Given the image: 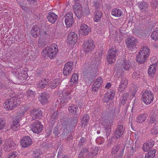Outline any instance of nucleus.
<instances>
[{"label":"nucleus","instance_id":"obj_1","mask_svg":"<svg viewBox=\"0 0 158 158\" xmlns=\"http://www.w3.org/2000/svg\"><path fill=\"white\" fill-rule=\"evenodd\" d=\"M58 51L57 45L55 44H53L43 49L41 54L44 57L47 56L50 58L53 59L56 57Z\"/></svg>","mask_w":158,"mask_h":158},{"label":"nucleus","instance_id":"obj_2","mask_svg":"<svg viewBox=\"0 0 158 158\" xmlns=\"http://www.w3.org/2000/svg\"><path fill=\"white\" fill-rule=\"evenodd\" d=\"M20 100L17 97H10L7 99L3 104L4 108L7 110H12L19 105Z\"/></svg>","mask_w":158,"mask_h":158},{"label":"nucleus","instance_id":"obj_3","mask_svg":"<svg viewBox=\"0 0 158 158\" xmlns=\"http://www.w3.org/2000/svg\"><path fill=\"white\" fill-rule=\"evenodd\" d=\"M150 53L149 49L147 47H143L139 51L136 58V61L139 63H143L149 56Z\"/></svg>","mask_w":158,"mask_h":158},{"label":"nucleus","instance_id":"obj_4","mask_svg":"<svg viewBox=\"0 0 158 158\" xmlns=\"http://www.w3.org/2000/svg\"><path fill=\"white\" fill-rule=\"evenodd\" d=\"M12 72L17 79L21 81H22L27 78V71L24 69L14 68L12 69Z\"/></svg>","mask_w":158,"mask_h":158},{"label":"nucleus","instance_id":"obj_5","mask_svg":"<svg viewBox=\"0 0 158 158\" xmlns=\"http://www.w3.org/2000/svg\"><path fill=\"white\" fill-rule=\"evenodd\" d=\"M144 103L148 105L150 104L153 100V96L149 90L146 91L142 94V97Z\"/></svg>","mask_w":158,"mask_h":158},{"label":"nucleus","instance_id":"obj_6","mask_svg":"<svg viewBox=\"0 0 158 158\" xmlns=\"http://www.w3.org/2000/svg\"><path fill=\"white\" fill-rule=\"evenodd\" d=\"M94 41L91 40L85 41L83 44V50L85 53L92 52L95 47Z\"/></svg>","mask_w":158,"mask_h":158},{"label":"nucleus","instance_id":"obj_7","mask_svg":"<svg viewBox=\"0 0 158 158\" xmlns=\"http://www.w3.org/2000/svg\"><path fill=\"white\" fill-rule=\"evenodd\" d=\"M74 12L78 19H80L83 14V11L81 4L79 2L75 3L73 6Z\"/></svg>","mask_w":158,"mask_h":158},{"label":"nucleus","instance_id":"obj_8","mask_svg":"<svg viewBox=\"0 0 158 158\" xmlns=\"http://www.w3.org/2000/svg\"><path fill=\"white\" fill-rule=\"evenodd\" d=\"M85 70L84 72V76L86 78H88L90 81L92 80L94 77V73L93 69L89 65H86Z\"/></svg>","mask_w":158,"mask_h":158},{"label":"nucleus","instance_id":"obj_9","mask_svg":"<svg viewBox=\"0 0 158 158\" xmlns=\"http://www.w3.org/2000/svg\"><path fill=\"white\" fill-rule=\"evenodd\" d=\"M43 126L40 121H36L32 124L31 131L34 133L38 134L40 133L43 129Z\"/></svg>","mask_w":158,"mask_h":158},{"label":"nucleus","instance_id":"obj_10","mask_svg":"<svg viewBox=\"0 0 158 158\" xmlns=\"http://www.w3.org/2000/svg\"><path fill=\"white\" fill-rule=\"evenodd\" d=\"M77 40V36L74 32H71L69 33L67 36V43L72 46L76 43Z\"/></svg>","mask_w":158,"mask_h":158},{"label":"nucleus","instance_id":"obj_11","mask_svg":"<svg viewBox=\"0 0 158 158\" xmlns=\"http://www.w3.org/2000/svg\"><path fill=\"white\" fill-rule=\"evenodd\" d=\"M65 22L67 27L72 26L73 23V14L71 13H68L65 16Z\"/></svg>","mask_w":158,"mask_h":158},{"label":"nucleus","instance_id":"obj_12","mask_svg":"<svg viewBox=\"0 0 158 158\" xmlns=\"http://www.w3.org/2000/svg\"><path fill=\"white\" fill-rule=\"evenodd\" d=\"M73 63L72 61H70L65 64L63 69V73L65 75H67L70 73L73 70Z\"/></svg>","mask_w":158,"mask_h":158},{"label":"nucleus","instance_id":"obj_13","mask_svg":"<svg viewBox=\"0 0 158 158\" xmlns=\"http://www.w3.org/2000/svg\"><path fill=\"white\" fill-rule=\"evenodd\" d=\"M90 27L85 24H82L80 27V33L83 35H87L90 32Z\"/></svg>","mask_w":158,"mask_h":158},{"label":"nucleus","instance_id":"obj_14","mask_svg":"<svg viewBox=\"0 0 158 158\" xmlns=\"http://www.w3.org/2000/svg\"><path fill=\"white\" fill-rule=\"evenodd\" d=\"M32 116V120H34L35 119L40 118L41 117L42 115V112L41 110L36 109H33L31 111Z\"/></svg>","mask_w":158,"mask_h":158},{"label":"nucleus","instance_id":"obj_15","mask_svg":"<svg viewBox=\"0 0 158 158\" xmlns=\"http://www.w3.org/2000/svg\"><path fill=\"white\" fill-rule=\"evenodd\" d=\"M135 39L133 37H131L130 38H128L126 40V44L127 46L130 48H134L135 47Z\"/></svg>","mask_w":158,"mask_h":158},{"label":"nucleus","instance_id":"obj_16","mask_svg":"<svg viewBox=\"0 0 158 158\" xmlns=\"http://www.w3.org/2000/svg\"><path fill=\"white\" fill-rule=\"evenodd\" d=\"M31 139L28 136H24L21 140V143L23 148L27 147L31 145Z\"/></svg>","mask_w":158,"mask_h":158},{"label":"nucleus","instance_id":"obj_17","mask_svg":"<svg viewBox=\"0 0 158 158\" xmlns=\"http://www.w3.org/2000/svg\"><path fill=\"white\" fill-rule=\"evenodd\" d=\"M117 52V50L115 48L109 50V64L114 62L115 61V56Z\"/></svg>","mask_w":158,"mask_h":158},{"label":"nucleus","instance_id":"obj_18","mask_svg":"<svg viewBox=\"0 0 158 158\" xmlns=\"http://www.w3.org/2000/svg\"><path fill=\"white\" fill-rule=\"evenodd\" d=\"M157 68V65L155 64H152L150 66L148 71V74L150 77H154L156 74Z\"/></svg>","mask_w":158,"mask_h":158},{"label":"nucleus","instance_id":"obj_19","mask_svg":"<svg viewBox=\"0 0 158 158\" xmlns=\"http://www.w3.org/2000/svg\"><path fill=\"white\" fill-rule=\"evenodd\" d=\"M68 110L69 113L73 115H77L79 112V110L76 105H73L69 107Z\"/></svg>","mask_w":158,"mask_h":158},{"label":"nucleus","instance_id":"obj_20","mask_svg":"<svg viewBox=\"0 0 158 158\" xmlns=\"http://www.w3.org/2000/svg\"><path fill=\"white\" fill-rule=\"evenodd\" d=\"M40 29L37 25L34 26L31 29V35L34 38H36L40 34Z\"/></svg>","mask_w":158,"mask_h":158},{"label":"nucleus","instance_id":"obj_21","mask_svg":"<svg viewBox=\"0 0 158 158\" xmlns=\"http://www.w3.org/2000/svg\"><path fill=\"white\" fill-rule=\"evenodd\" d=\"M78 76L76 73H74L71 78L70 81L69 83L70 86H75L78 82Z\"/></svg>","mask_w":158,"mask_h":158},{"label":"nucleus","instance_id":"obj_22","mask_svg":"<svg viewBox=\"0 0 158 158\" xmlns=\"http://www.w3.org/2000/svg\"><path fill=\"white\" fill-rule=\"evenodd\" d=\"M124 131V129L123 126L120 125L117 128L114 133V135L116 138H119L121 137Z\"/></svg>","mask_w":158,"mask_h":158},{"label":"nucleus","instance_id":"obj_23","mask_svg":"<svg viewBox=\"0 0 158 158\" xmlns=\"http://www.w3.org/2000/svg\"><path fill=\"white\" fill-rule=\"evenodd\" d=\"M49 81L48 79H42L37 84V87L39 89H43L45 87Z\"/></svg>","mask_w":158,"mask_h":158},{"label":"nucleus","instance_id":"obj_24","mask_svg":"<svg viewBox=\"0 0 158 158\" xmlns=\"http://www.w3.org/2000/svg\"><path fill=\"white\" fill-rule=\"evenodd\" d=\"M49 98L48 95L45 93H42L39 97L40 102L43 104H45L47 102Z\"/></svg>","mask_w":158,"mask_h":158},{"label":"nucleus","instance_id":"obj_25","mask_svg":"<svg viewBox=\"0 0 158 158\" xmlns=\"http://www.w3.org/2000/svg\"><path fill=\"white\" fill-rule=\"evenodd\" d=\"M47 18L52 23H54L57 19V16L55 14L50 12L48 13Z\"/></svg>","mask_w":158,"mask_h":158},{"label":"nucleus","instance_id":"obj_26","mask_svg":"<svg viewBox=\"0 0 158 158\" xmlns=\"http://www.w3.org/2000/svg\"><path fill=\"white\" fill-rule=\"evenodd\" d=\"M123 14L122 10L118 8L114 9L112 10L111 14L116 17H119Z\"/></svg>","mask_w":158,"mask_h":158},{"label":"nucleus","instance_id":"obj_27","mask_svg":"<svg viewBox=\"0 0 158 158\" xmlns=\"http://www.w3.org/2000/svg\"><path fill=\"white\" fill-rule=\"evenodd\" d=\"M89 117L87 114L84 115L81 120V123L82 126L85 127L87 126L89 122Z\"/></svg>","mask_w":158,"mask_h":158},{"label":"nucleus","instance_id":"obj_28","mask_svg":"<svg viewBox=\"0 0 158 158\" xmlns=\"http://www.w3.org/2000/svg\"><path fill=\"white\" fill-rule=\"evenodd\" d=\"M153 144L152 140L145 143L143 146V150L145 152H147L153 146Z\"/></svg>","mask_w":158,"mask_h":158},{"label":"nucleus","instance_id":"obj_29","mask_svg":"<svg viewBox=\"0 0 158 158\" xmlns=\"http://www.w3.org/2000/svg\"><path fill=\"white\" fill-rule=\"evenodd\" d=\"M88 150L85 148L81 150L79 153V157L80 158H86L88 156Z\"/></svg>","mask_w":158,"mask_h":158},{"label":"nucleus","instance_id":"obj_30","mask_svg":"<svg viewBox=\"0 0 158 158\" xmlns=\"http://www.w3.org/2000/svg\"><path fill=\"white\" fill-rule=\"evenodd\" d=\"M60 81L59 79L56 78L50 82L49 86L52 89L55 88L60 83Z\"/></svg>","mask_w":158,"mask_h":158},{"label":"nucleus","instance_id":"obj_31","mask_svg":"<svg viewBox=\"0 0 158 158\" xmlns=\"http://www.w3.org/2000/svg\"><path fill=\"white\" fill-rule=\"evenodd\" d=\"M94 15V20L95 22H98L101 19L102 15V14L101 11L99 10L95 12Z\"/></svg>","mask_w":158,"mask_h":158},{"label":"nucleus","instance_id":"obj_32","mask_svg":"<svg viewBox=\"0 0 158 158\" xmlns=\"http://www.w3.org/2000/svg\"><path fill=\"white\" fill-rule=\"evenodd\" d=\"M150 36L153 40L156 41L158 40V28H155L153 30Z\"/></svg>","mask_w":158,"mask_h":158},{"label":"nucleus","instance_id":"obj_33","mask_svg":"<svg viewBox=\"0 0 158 158\" xmlns=\"http://www.w3.org/2000/svg\"><path fill=\"white\" fill-rule=\"evenodd\" d=\"M147 115L145 114H140L137 118L136 121L137 123H141L144 122L147 118Z\"/></svg>","mask_w":158,"mask_h":158},{"label":"nucleus","instance_id":"obj_34","mask_svg":"<svg viewBox=\"0 0 158 158\" xmlns=\"http://www.w3.org/2000/svg\"><path fill=\"white\" fill-rule=\"evenodd\" d=\"M47 36L46 32L44 31L40 35L38 42L40 44L43 43Z\"/></svg>","mask_w":158,"mask_h":158},{"label":"nucleus","instance_id":"obj_35","mask_svg":"<svg viewBox=\"0 0 158 158\" xmlns=\"http://www.w3.org/2000/svg\"><path fill=\"white\" fill-rule=\"evenodd\" d=\"M98 150V148L96 147L93 149L92 148L90 152L88 153V156L91 158L93 157L94 156L97 154Z\"/></svg>","mask_w":158,"mask_h":158},{"label":"nucleus","instance_id":"obj_36","mask_svg":"<svg viewBox=\"0 0 158 158\" xmlns=\"http://www.w3.org/2000/svg\"><path fill=\"white\" fill-rule=\"evenodd\" d=\"M71 92V90L70 89L69 90H67L65 89L63 90V96L64 98L65 99H70L71 98L70 97H69Z\"/></svg>","mask_w":158,"mask_h":158},{"label":"nucleus","instance_id":"obj_37","mask_svg":"<svg viewBox=\"0 0 158 158\" xmlns=\"http://www.w3.org/2000/svg\"><path fill=\"white\" fill-rule=\"evenodd\" d=\"M156 153V150L153 149L151 150L145 156V158H153Z\"/></svg>","mask_w":158,"mask_h":158},{"label":"nucleus","instance_id":"obj_38","mask_svg":"<svg viewBox=\"0 0 158 158\" xmlns=\"http://www.w3.org/2000/svg\"><path fill=\"white\" fill-rule=\"evenodd\" d=\"M7 144L8 145V146L9 147L13 146V147L11 148V150H13L15 148V147L16 146V143L13 141V140L10 139H9L7 140Z\"/></svg>","mask_w":158,"mask_h":158},{"label":"nucleus","instance_id":"obj_39","mask_svg":"<svg viewBox=\"0 0 158 158\" xmlns=\"http://www.w3.org/2000/svg\"><path fill=\"white\" fill-rule=\"evenodd\" d=\"M18 155L17 152H14L8 155L7 158H17L18 157Z\"/></svg>","mask_w":158,"mask_h":158},{"label":"nucleus","instance_id":"obj_40","mask_svg":"<svg viewBox=\"0 0 158 158\" xmlns=\"http://www.w3.org/2000/svg\"><path fill=\"white\" fill-rule=\"evenodd\" d=\"M27 96L28 97H33L35 94V92L31 90H28L27 92Z\"/></svg>","mask_w":158,"mask_h":158},{"label":"nucleus","instance_id":"obj_41","mask_svg":"<svg viewBox=\"0 0 158 158\" xmlns=\"http://www.w3.org/2000/svg\"><path fill=\"white\" fill-rule=\"evenodd\" d=\"M57 118V114L55 112H53L50 116V120L52 123H54L55 120Z\"/></svg>","mask_w":158,"mask_h":158},{"label":"nucleus","instance_id":"obj_42","mask_svg":"<svg viewBox=\"0 0 158 158\" xmlns=\"http://www.w3.org/2000/svg\"><path fill=\"white\" fill-rule=\"evenodd\" d=\"M123 66L125 70H128L130 67V64L127 60H125L123 64Z\"/></svg>","mask_w":158,"mask_h":158},{"label":"nucleus","instance_id":"obj_43","mask_svg":"<svg viewBox=\"0 0 158 158\" xmlns=\"http://www.w3.org/2000/svg\"><path fill=\"white\" fill-rule=\"evenodd\" d=\"M13 146L9 147L8 146V145L7 144V142H6V143L3 145V149L6 152H9L11 150V148H12Z\"/></svg>","mask_w":158,"mask_h":158},{"label":"nucleus","instance_id":"obj_44","mask_svg":"<svg viewBox=\"0 0 158 158\" xmlns=\"http://www.w3.org/2000/svg\"><path fill=\"white\" fill-rule=\"evenodd\" d=\"M115 89L111 90L110 92H109V100H112L114 98L115 95Z\"/></svg>","mask_w":158,"mask_h":158},{"label":"nucleus","instance_id":"obj_45","mask_svg":"<svg viewBox=\"0 0 158 158\" xmlns=\"http://www.w3.org/2000/svg\"><path fill=\"white\" fill-rule=\"evenodd\" d=\"M100 86L98 85H96L95 83H94L92 85V90L94 92L97 91Z\"/></svg>","mask_w":158,"mask_h":158},{"label":"nucleus","instance_id":"obj_46","mask_svg":"<svg viewBox=\"0 0 158 158\" xmlns=\"http://www.w3.org/2000/svg\"><path fill=\"white\" fill-rule=\"evenodd\" d=\"M21 115L22 116H24V114L28 110V108L27 107L23 106L21 108Z\"/></svg>","mask_w":158,"mask_h":158},{"label":"nucleus","instance_id":"obj_47","mask_svg":"<svg viewBox=\"0 0 158 158\" xmlns=\"http://www.w3.org/2000/svg\"><path fill=\"white\" fill-rule=\"evenodd\" d=\"M152 134L154 135H156L158 133V126L154 127L151 130Z\"/></svg>","mask_w":158,"mask_h":158},{"label":"nucleus","instance_id":"obj_48","mask_svg":"<svg viewBox=\"0 0 158 158\" xmlns=\"http://www.w3.org/2000/svg\"><path fill=\"white\" fill-rule=\"evenodd\" d=\"M123 83V82L121 83L119 85V86L118 88V90L119 92H121L124 91L125 89V86H122V84Z\"/></svg>","mask_w":158,"mask_h":158},{"label":"nucleus","instance_id":"obj_49","mask_svg":"<svg viewBox=\"0 0 158 158\" xmlns=\"http://www.w3.org/2000/svg\"><path fill=\"white\" fill-rule=\"evenodd\" d=\"M11 128L13 131H17L19 128V125L17 124L16 126L15 125H12Z\"/></svg>","mask_w":158,"mask_h":158},{"label":"nucleus","instance_id":"obj_50","mask_svg":"<svg viewBox=\"0 0 158 158\" xmlns=\"http://www.w3.org/2000/svg\"><path fill=\"white\" fill-rule=\"evenodd\" d=\"M102 125L104 128L105 129L106 132H108V127H109V124L108 123H106L104 122L102 123Z\"/></svg>","mask_w":158,"mask_h":158},{"label":"nucleus","instance_id":"obj_51","mask_svg":"<svg viewBox=\"0 0 158 158\" xmlns=\"http://www.w3.org/2000/svg\"><path fill=\"white\" fill-rule=\"evenodd\" d=\"M5 124L4 120L0 118V130L4 127Z\"/></svg>","mask_w":158,"mask_h":158},{"label":"nucleus","instance_id":"obj_52","mask_svg":"<svg viewBox=\"0 0 158 158\" xmlns=\"http://www.w3.org/2000/svg\"><path fill=\"white\" fill-rule=\"evenodd\" d=\"M85 138L84 137H82L79 141V145L81 146L84 145L85 143Z\"/></svg>","mask_w":158,"mask_h":158},{"label":"nucleus","instance_id":"obj_53","mask_svg":"<svg viewBox=\"0 0 158 158\" xmlns=\"http://www.w3.org/2000/svg\"><path fill=\"white\" fill-rule=\"evenodd\" d=\"M102 81V79L101 77H99L97 79L96 82L94 83L96 84V85H98L99 86H100Z\"/></svg>","mask_w":158,"mask_h":158},{"label":"nucleus","instance_id":"obj_54","mask_svg":"<svg viewBox=\"0 0 158 158\" xmlns=\"http://www.w3.org/2000/svg\"><path fill=\"white\" fill-rule=\"evenodd\" d=\"M93 6L97 9H98L99 8L100 6L101 5L99 3V2L97 1H94L93 2Z\"/></svg>","mask_w":158,"mask_h":158},{"label":"nucleus","instance_id":"obj_55","mask_svg":"<svg viewBox=\"0 0 158 158\" xmlns=\"http://www.w3.org/2000/svg\"><path fill=\"white\" fill-rule=\"evenodd\" d=\"M103 100V102H109V94L108 93L105 95Z\"/></svg>","mask_w":158,"mask_h":158},{"label":"nucleus","instance_id":"obj_56","mask_svg":"<svg viewBox=\"0 0 158 158\" xmlns=\"http://www.w3.org/2000/svg\"><path fill=\"white\" fill-rule=\"evenodd\" d=\"M60 132L57 127H55L53 131V133L55 134L56 136H57L59 134Z\"/></svg>","mask_w":158,"mask_h":158},{"label":"nucleus","instance_id":"obj_57","mask_svg":"<svg viewBox=\"0 0 158 158\" xmlns=\"http://www.w3.org/2000/svg\"><path fill=\"white\" fill-rule=\"evenodd\" d=\"M145 5V3L143 2L139 5V7L140 10H142V11H143L142 10L145 9V7L146 6H144Z\"/></svg>","mask_w":158,"mask_h":158},{"label":"nucleus","instance_id":"obj_58","mask_svg":"<svg viewBox=\"0 0 158 158\" xmlns=\"http://www.w3.org/2000/svg\"><path fill=\"white\" fill-rule=\"evenodd\" d=\"M78 118L77 116L73 117L71 120V122L72 123H76L77 122Z\"/></svg>","mask_w":158,"mask_h":158},{"label":"nucleus","instance_id":"obj_59","mask_svg":"<svg viewBox=\"0 0 158 158\" xmlns=\"http://www.w3.org/2000/svg\"><path fill=\"white\" fill-rule=\"evenodd\" d=\"M136 35L138 36L139 37L142 38L143 37L142 35L143 34V32L141 30L138 31V32L136 33H135Z\"/></svg>","mask_w":158,"mask_h":158},{"label":"nucleus","instance_id":"obj_60","mask_svg":"<svg viewBox=\"0 0 158 158\" xmlns=\"http://www.w3.org/2000/svg\"><path fill=\"white\" fill-rule=\"evenodd\" d=\"M122 82L123 83L122 84V86H125V88H126L128 83L127 81L125 79H123L121 81V83Z\"/></svg>","mask_w":158,"mask_h":158},{"label":"nucleus","instance_id":"obj_61","mask_svg":"<svg viewBox=\"0 0 158 158\" xmlns=\"http://www.w3.org/2000/svg\"><path fill=\"white\" fill-rule=\"evenodd\" d=\"M27 1L30 4L33 5L37 2V0H27Z\"/></svg>","mask_w":158,"mask_h":158},{"label":"nucleus","instance_id":"obj_62","mask_svg":"<svg viewBox=\"0 0 158 158\" xmlns=\"http://www.w3.org/2000/svg\"><path fill=\"white\" fill-rule=\"evenodd\" d=\"M57 101L58 102H59L60 104H61L62 105L64 102V101H63V99L61 97H59L57 99Z\"/></svg>","mask_w":158,"mask_h":158},{"label":"nucleus","instance_id":"obj_63","mask_svg":"<svg viewBox=\"0 0 158 158\" xmlns=\"http://www.w3.org/2000/svg\"><path fill=\"white\" fill-rule=\"evenodd\" d=\"M19 4L20 5V7L22 8L23 9L25 10H27V7L25 6L26 4L25 3L24 4L23 3L20 2Z\"/></svg>","mask_w":158,"mask_h":158},{"label":"nucleus","instance_id":"obj_64","mask_svg":"<svg viewBox=\"0 0 158 158\" xmlns=\"http://www.w3.org/2000/svg\"><path fill=\"white\" fill-rule=\"evenodd\" d=\"M156 120V118H153L152 117H151L150 118V119L149 120V124H152Z\"/></svg>","mask_w":158,"mask_h":158}]
</instances>
